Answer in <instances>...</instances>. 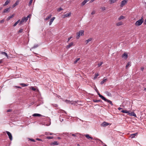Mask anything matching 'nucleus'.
<instances>
[{
	"label": "nucleus",
	"mask_w": 146,
	"mask_h": 146,
	"mask_svg": "<svg viewBox=\"0 0 146 146\" xmlns=\"http://www.w3.org/2000/svg\"><path fill=\"white\" fill-rule=\"evenodd\" d=\"M143 22V17H142L141 19L137 21L135 23L136 26H137L141 25Z\"/></svg>",
	"instance_id": "nucleus-1"
},
{
	"label": "nucleus",
	"mask_w": 146,
	"mask_h": 146,
	"mask_svg": "<svg viewBox=\"0 0 146 146\" xmlns=\"http://www.w3.org/2000/svg\"><path fill=\"white\" fill-rule=\"evenodd\" d=\"M84 31L83 30H81L76 33V38L78 39L79 38L80 36H82L84 35Z\"/></svg>",
	"instance_id": "nucleus-2"
},
{
	"label": "nucleus",
	"mask_w": 146,
	"mask_h": 146,
	"mask_svg": "<svg viewBox=\"0 0 146 146\" xmlns=\"http://www.w3.org/2000/svg\"><path fill=\"white\" fill-rule=\"evenodd\" d=\"M97 92L98 93V95L103 100L105 101V102H106L108 99H106L105 97H104L103 96L101 95L99 92L98 91H97Z\"/></svg>",
	"instance_id": "nucleus-3"
},
{
	"label": "nucleus",
	"mask_w": 146,
	"mask_h": 146,
	"mask_svg": "<svg viewBox=\"0 0 146 146\" xmlns=\"http://www.w3.org/2000/svg\"><path fill=\"white\" fill-rule=\"evenodd\" d=\"M27 20V18H26L25 17L24 18H23L20 21V22L19 24L21 25L24 22H26Z\"/></svg>",
	"instance_id": "nucleus-4"
},
{
	"label": "nucleus",
	"mask_w": 146,
	"mask_h": 146,
	"mask_svg": "<svg viewBox=\"0 0 146 146\" xmlns=\"http://www.w3.org/2000/svg\"><path fill=\"white\" fill-rule=\"evenodd\" d=\"M127 0H123L121 2L120 7H122L124 6L127 3Z\"/></svg>",
	"instance_id": "nucleus-5"
},
{
	"label": "nucleus",
	"mask_w": 146,
	"mask_h": 146,
	"mask_svg": "<svg viewBox=\"0 0 146 146\" xmlns=\"http://www.w3.org/2000/svg\"><path fill=\"white\" fill-rule=\"evenodd\" d=\"M7 133L9 136L10 140L11 141L12 140V136L11 134L9 131H7Z\"/></svg>",
	"instance_id": "nucleus-6"
},
{
	"label": "nucleus",
	"mask_w": 146,
	"mask_h": 146,
	"mask_svg": "<svg viewBox=\"0 0 146 146\" xmlns=\"http://www.w3.org/2000/svg\"><path fill=\"white\" fill-rule=\"evenodd\" d=\"M109 125V123L106 121L104 122L101 124V126L102 127H106Z\"/></svg>",
	"instance_id": "nucleus-7"
},
{
	"label": "nucleus",
	"mask_w": 146,
	"mask_h": 146,
	"mask_svg": "<svg viewBox=\"0 0 146 146\" xmlns=\"http://www.w3.org/2000/svg\"><path fill=\"white\" fill-rule=\"evenodd\" d=\"M122 57L124 59H126L128 57L127 54L126 53H124L122 55Z\"/></svg>",
	"instance_id": "nucleus-8"
},
{
	"label": "nucleus",
	"mask_w": 146,
	"mask_h": 146,
	"mask_svg": "<svg viewBox=\"0 0 146 146\" xmlns=\"http://www.w3.org/2000/svg\"><path fill=\"white\" fill-rule=\"evenodd\" d=\"M128 114L130 116H133L135 117H136V115L134 112H132L131 113H129V112Z\"/></svg>",
	"instance_id": "nucleus-9"
},
{
	"label": "nucleus",
	"mask_w": 146,
	"mask_h": 146,
	"mask_svg": "<svg viewBox=\"0 0 146 146\" xmlns=\"http://www.w3.org/2000/svg\"><path fill=\"white\" fill-rule=\"evenodd\" d=\"M10 7H9L8 8H6V9H5L4 10L3 13H5L9 12L10 11Z\"/></svg>",
	"instance_id": "nucleus-10"
},
{
	"label": "nucleus",
	"mask_w": 146,
	"mask_h": 146,
	"mask_svg": "<svg viewBox=\"0 0 146 146\" xmlns=\"http://www.w3.org/2000/svg\"><path fill=\"white\" fill-rule=\"evenodd\" d=\"M19 3V0H17L16 2L12 6V8H13L15 7V6L18 5Z\"/></svg>",
	"instance_id": "nucleus-11"
},
{
	"label": "nucleus",
	"mask_w": 146,
	"mask_h": 146,
	"mask_svg": "<svg viewBox=\"0 0 146 146\" xmlns=\"http://www.w3.org/2000/svg\"><path fill=\"white\" fill-rule=\"evenodd\" d=\"M71 12L66 13V14H65L64 15V17H69V16L71 15Z\"/></svg>",
	"instance_id": "nucleus-12"
},
{
	"label": "nucleus",
	"mask_w": 146,
	"mask_h": 146,
	"mask_svg": "<svg viewBox=\"0 0 146 146\" xmlns=\"http://www.w3.org/2000/svg\"><path fill=\"white\" fill-rule=\"evenodd\" d=\"M55 19V17H52L50 20V21H49V25H51L53 21L54 20V19Z\"/></svg>",
	"instance_id": "nucleus-13"
},
{
	"label": "nucleus",
	"mask_w": 146,
	"mask_h": 146,
	"mask_svg": "<svg viewBox=\"0 0 146 146\" xmlns=\"http://www.w3.org/2000/svg\"><path fill=\"white\" fill-rule=\"evenodd\" d=\"M89 0H84L81 3V6H83Z\"/></svg>",
	"instance_id": "nucleus-14"
},
{
	"label": "nucleus",
	"mask_w": 146,
	"mask_h": 146,
	"mask_svg": "<svg viewBox=\"0 0 146 146\" xmlns=\"http://www.w3.org/2000/svg\"><path fill=\"white\" fill-rule=\"evenodd\" d=\"M73 44L74 43L73 42L70 43L68 45H67V46H66V48L67 49L69 48L70 47L73 45Z\"/></svg>",
	"instance_id": "nucleus-15"
},
{
	"label": "nucleus",
	"mask_w": 146,
	"mask_h": 146,
	"mask_svg": "<svg viewBox=\"0 0 146 146\" xmlns=\"http://www.w3.org/2000/svg\"><path fill=\"white\" fill-rule=\"evenodd\" d=\"M85 136L88 139H93V138L92 137H90V136L89 134H86L85 135Z\"/></svg>",
	"instance_id": "nucleus-16"
},
{
	"label": "nucleus",
	"mask_w": 146,
	"mask_h": 146,
	"mask_svg": "<svg viewBox=\"0 0 146 146\" xmlns=\"http://www.w3.org/2000/svg\"><path fill=\"white\" fill-rule=\"evenodd\" d=\"M137 133H135L132 134L130 135V137L131 138H134L135 136L137 135Z\"/></svg>",
	"instance_id": "nucleus-17"
},
{
	"label": "nucleus",
	"mask_w": 146,
	"mask_h": 146,
	"mask_svg": "<svg viewBox=\"0 0 146 146\" xmlns=\"http://www.w3.org/2000/svg\"><path fill=\"white\" fill-rule=\"evenodd\" d=\"M52 16L51 14L49 15L48 16H47L46 18L44 19L45 21H46L50 19Z\"/></svg>",
	"instance_id": "nucleus-18"
},
{
	"label": "nucleus",
	"mask_w": 146,
	"mask_h": 146,
	"mask_svg": "<svg viewBox=\"0 0 146 146\" xmlns=\"http://www.w3.org/2000/svg\"><path fill=\"white\" fill-rule=\"evenodd\" d=\"M1 54L3 55H5V56L7 58H9V56L7 55V54L5 52H2Z\"/></svg>",
	"instance_id": "nucleus-19"
},
{
	"label": "nucleus",
	"mask_w": 146,
	"mask_h": 146,
	"mask_svg": "<svg viewBox=\"0 0 146 146\" xmlns=\"http://www.w3.org/2000/svg\"><path fill=\"white\" fill-rule=\"evenodd\" d=\"M33 116L34 117H36V116H38V117H40L42 116V115L38 113H34L33 115Z\"/></svg>",
	"instance_id": "nucleus-20"
},
{
	"label": "nucleus",
	"mask_w": 146,
	"mask_h": 146,
	"mask_svg": "<svg viewBox=\"0 0 146 146\" xmlns=\"http://www.w3.org/2000/svg\"><path fill=\"white\" fill-rule=\"evenodd\" d=\"M92 38H90L88 40H86L85 41V42H86V44H87L89 42L92 40Z\"/></svg>",
	"instance_id": "nucleus-21"
},
{
	"label": "nucleus",
	"mask_w": 146,
	"mask_h": 146,
	"mask_svg": "<svg viewBox=\"0 0 146 146\" xmlns=\"http://www.w3.org/2000/svg\"><path fill=\"white\" fill-rule=\"evenodd\" d=\"M62 100L63 101H64L67 104H70V102H71V101L67 100H64L63 99H62Z\"/></svg>",
	"instance_id": "nucleus-22"
},
{
	"label": "nucleus",
	"mask_w": 146,
	"mask_h": 146,
	"mask_svg": "<svg viewBox=\"0 0 146 146\" xmlns=\"http://www.w3.org/2000/svg\"><path fill=\"white\" fill-rule=\"evenodd\" d=\"M10 0H7L6 2H5V3L3 5L6 6L10 2Z\"/></svg>",
	"instance_id": "nucleus-23"
},
{
	"label": "nucleus",
	"mask_w": 146,
	"mask_h": 146,
	"mask_svg": "<svg viewBox=\"0 0 146 146\" xmlns=\"http://www.w3.org/2000/svg\"><path fill=\"white\" fill-rule=\"evenodd\" d=\"M14 15H12L11 16H9L7 19V21H9L12 18L14 17Z\"/></svg>",
	"instance_id": "nucleus-24"
},
{
	"label": "nucleus",
	"mask_w": 146,
	"mask_h": 146,
	"mask_svg": "<svg viewBox=\"0 0 146 146\" xmlns=\"http://www.w3.org/2000/svg\"><path fill=\"white\" fill-rule=\"evenodd\" d=\"M123 24V23L121 22H120L118 23H117L116 24V25L117 26H119L121 25H122Z\"/></svg>",
	"instance_id": "nucleus-25"
},
{
	"label": "nucleus",
	"mask_w": 146,
	"mask_h": 146,
	"mask_svg": "<svg viewBox=\"0 0 146 146\" xmlns=\"http://www.w3.org/2000/svg\"><path fill=\"white\" fill-rule=\"evenodd\" d=\"M105 78H104V80L101 82L100 84H103L107 80V79H105Z\"/></svg>",
	"instance_id": "nucleus-26"
},
{
	"label": "nucleus",
	"mask_w": 146,
	"mask_h": 146,
	"mask_svg": "<svg viewBox=\"0 0 146 146\" xmlns=\"http://www.w3.org/2000/svg\"><path fill=\"white\" fill-rule=\"evenodd\" d=\"M125 17H124V16H120L118 19V20H121V19H125Z\"/></svg>",
	"instance_id": "nucleus-27"
},
{
	"label": "nucleus",
	"mask_w": 146,
	"mask_h": 146,
	"mask_svg": "<svg viewBox=\"0 0 146 146\" xmlns=\"http://www.w3.org/2000/svg\"><path fill=\"white\" fill-rule=\"evenodd\" d=\"M93 101L94 102H102V101L101 100H93Z\"/></svg>",
	"instance_id": "nucleus-28"
},
{
	"label": "nucleus",
	"mask_w": 146,
	"mask_h": 146,
	"mask_svg": "<svg viewBox=\"0 0 146 146\" xmlns=\"http://www.w3.org/2000/svg\"><path fill=\"white\" fill-rule=\"evenodd\" d=\"M58 144L57 141H55L52 143L51 144L53 145H58Z\"/></svg>",
	"instance_id": "nucleus-29"
},
{
	"label": "nucleus",
	"mask_w": 146,
	"mask_h": 146,
	"mask_svg": "<svg viewBox=\"0 0 146 146\" xmlns=\"http://www.w3.org/2000/svg\"><path fill=\"white\" fill-rule=\"evenodd\" d=\"M106 94L108 96H111V93L108 91H106Z\"/></svg>",
	"instance_id": "nucleus-30"
},
{
	"label": "nucleus",
	"mask_w": 146,
	"mask_h": 146,
	"mask_svg": "<svg viewBox=\"0 0 146 146\" xmlns=\"http://www.w3.org/2000/svg\"><path fill=\"white\" fill-rule=\"evenodd\" d=\"M51 106L54 107H57L58 106V105L55 104H51Z\"/></svg>",
	"instance_id": "nucleus-31"
},
{
	"label": "nucleus",
	"mask_w": 146,
	"mask_h": 146,
	"mask_svg": "<svg viewBox=\"0 0 146 146\" xmlns=\"http://www.w3.org/2000/svg\"><path fill=\"white\" fill-rule=\"evenodd\" d=\"M20 85L22 86L23 87H25L28 86V85L25 84L24 83H21L20 84Z\"/></svg>",
	"instance_id": "nucleus-32"
},
{
	"label": "nucleus",
	"mask_w": 146,
	"mask_h": 146,
	"mask_svg": "<svg viewBox=\"0 0 146 146\" xmlns=\"http://www.w3.org/2000/svg\"><path fill=\"white\" fill-rule=\"evenodd\" d=\"M20 21V20L19 19L18 21H17L13 25L14 27H15L19 23Z\"/></svg>",
	"instance_id": "nucleus-33"
},
{
	"label": "nucleus",
	"mask_w": 146,
	"mask_h": 146,
	"mask_svg": "<svg viewBox=\"0 0 146 146\" xmlns=\"http://www.w3.org/2000/svg\"><path fill=\"white\" fill-rule=\"evenodd\" d=\"M106 102L110 103L111 106L113 105V104L112 103V102L111 101L109 100H107Z\"/></svg>",
	"instance_id": "nucleus-34"
},
{
	"label": "nucleus",
	"mask_w": 146,
	"mask_h": 146,
	"mask_svg": "<svg viewBox=\"0 0 146 146\" xmlns=\"http://www.w3.org/2000/svg\"><path fill=\"white\" fill-rule=\"evenodd\" d=\"M38 46V44H36L34 45V46L31 48V49H33L36 48Z\"/></svg>",
	"instance_id": "nucleus-35"
},
{
	"label": "nucleus",
	"mask_w": 146,
	"mask_h": 146,
	"mask_svg": "<svg viewBox=\"0 0 146 146\" xmlns=\"http://www.w3.org/2000/svg\"><path fill=\"white\" fill-rule=\"evenodd\" d=\"M117 0H110V3L112 4L114 3L116 1H117Z\"/></svg>",
	"instance_id": "nucleus-36"
},
{
	"label": "nucleus",
	"mask_w": 146,
	"mask_h": 146,
	"mask_svg": "<svg viewBox=\"0 0 146 146\" xmlns=\"http://www.w3.org/2000/svg\"><path fill=\"white\" fill-rule=\"evenodd\" d=\"M121 112L124 113H129V111H127V110H122L121 111Z\"/></svg>",
	"instance_id": "nucleus-37"
},
{
	"label": "nucleus",
	"mask_w": 146,
	"mask_h": 146,
	"mask_svg": "<svg viewBox=\"0 0 146 146\" xmlns=\"http://www.w3.org/2000/svg\"><path fill=\"white\" fill-rule=\"evenodd\" d=\"M131 63L130 62H128L126 64L125 67L126 68H127L130 65Z\"/></svg>",
	"instance_id": "nucleus-38"
},
{
	"label": "nucleus",
	"mask_w": 146,
	"mask_h": 146,
	"mask_svg": "<svg viewBox=\"0 0 146 146\" xmlns=\"http://www.w3.org/2000/svg\"><path fill=\"white\" fill-rule=\"evenodd\" d=\"M99 75L97 73H95V76L94 78V79H95L96 78H97V77Z\"/></svg>",
	"instance_id": "nucleus-39"
},
{
	"label": "nucleus",
	"mask_w": 146,
	"mask_h": 146,
	"mask_svg": "<svg viewBox=\"0 0 146 146\" xmlns=\"http://www.w3.org/2000/svg\"><path fill=\"white\" fill-rule=\"evenodd\" d=\"M33 1V0H30V1L29 2L28 5L29 6H30L31 4L32 3Z\"/></svg>",
	"instance_id": "nucleus-40"
},
{
	"label": "nucleus",
	"mask_w": 146,
	"mask_h": 146,
	"mask_svg": "<svg viewBox=\"0 0 146 146\" xmlns=\"http://www.w3.org/2000/svg\"><path fill=\"white\" fill-rule=\"evenodd\" d=\"M53 137L52 136H47L46 137V139H53Z\"/></svg>",
	"instance_id": "nucleus-41"
},
{
	"label": "nucleus",
	"mask_w": 146,
	"mask_h": 146,
	"mask_svg": "<svg viewBox=\"0 0 146 146\" xmlns=\"http://www.w3.org/2000/svg\"><path fill=\"white\" fill-rule=\"evenodd\" d=\"M80 58H78L76 59V60L74 62V64H76L77 62L80 60Z\"/></svg>",
	"instance_id": "nucleus-42"
},
{
	"label": "nucleus",
	"mask_w": 146,
	"mask_h": 146,
	"mask_svg": "<svg viewBox=\"0 0 146 146\" xmlns=\"http://www.w3.org/2000/svg\"><path fill=\"white\" fill-rule=\"evenodd\" d=\"M103 63L102 62H101L100 63H99L98 64V67L100 66Z\"/></svg>",
	"instance_id": "nucleus-43"
},
{
	"label": "nucleus",
	"mask_w": 146,
	"mask_h": 146,
	"mask_svg": "<svg viewBox=\"0 0 146 146\" xmlns=\"http://www.w3.org/2000/svg\"><path fill=\"white\" fill-rule=\"evenodd\" d=\"M23 31V29H20L18 31L19 33H21Z\"/></svg>",
	"instance_id": "nucleus-44"
},
{
	"label": "nucleus",
	"mask_w": 146,
	"mask_h": 146,
	"mask_svg": "<svg viewBox=\"0 0 146 146\" xmlns=\"http://www.w3.org/2000/svg\"><path fill=\"white\" fill-rule=\"evenodd\" d=\"M63 10V9L61 7H60L59 8L58 10H57V11H61V10Z\"/></svg>",
	"instance_id": "nucleus-45"
},
{
	"label": "nucleus",
	"mask_w": 146,
	"mask_h": 146,
	"mask_svg": "<svg viewBox=\"0 0 146 146\" xmlns=\"http://www.w3.org/2000/svg\"><path fill=\"white\" fill-rule=\"evenodd\" d=\"M31 89L33 91H35L36 90V88H35L34 87H31Z\"/></svg>",
	"instance_id": "nucleus-46"
},
{
	"label": "nucleus",
	"mask_w": 146,
	"mask_h": 146,
	"mask_svg": "<svg viewBox=\"0 0 146 146\" xmlns=\"http://www.w3.org/2000/svg\"><path fill=\"white\" fill-rule=\"evenodd\" d=\"M101 9H102V11H104L106 10V8L105 7H102Z\"/></svg>",
	"instance_id": "nucleus-47"
},
{
	"label": "nucleus",
	"mask_w": 146,
	"mask_h": 146,
	"mask_svg": "<svg viewBox=\"0 0 146 146\" xmlns=\"http://www.w3.org/2000/svg\"><path fill=\"white\" fill-rule=\"evenodd\" d=\"M29 139L31 141H32L33 142H35V139Z\"/></svg>",
	"instance_id": "nucleus-48"
},
{
	"label": "nucleus",
	"mask_w": 146,
	"mask_h": 146,
	"mask_svg": "<svg viewBox=\"0 0 146 146\" xmlns=\"http://www.w3.org/2000/svg\"><path fill=\"white\" fill-rule=\"evenodd\" d=\"M70 104L72 105L75 104L74 102H73V101H71V102H70Z\"/></svg>",
	"instance_id": "nucleus-49"
},
{
	"label": "nucleus",
	"mask_w": 146,
	"mask_h": 146,
	"mask_svg": "<svg viewBox=\"0 0 146 146\" xmlns=\"http://www.w3.org/2000/svg\"><path fill=\"white\" fill-rule=\"evenodd\" d=\"M31 17V15H29L28 16H27V17H26V18H27V19H28L30 17Z\"/></svg>",
	"instance_id": "nucleus-50"
},
{
	"label": "nucleus",
	"mask_w": 146,
	"mask_h": 146,
	"mask_svg": "<svg viewBox=\"0 0 146 146\" xmlns=\"http://www.w3.org/2000/svg\"><path fill=\"white\" fill-rule=\"evenodd\" d=\"M59 119L60 121L61 122L64 121V119L63 118L61 119L60 118Z\"/></svg>",
	"instance_id": "nucleus-51"
},
{
	"label": "nucleus",
	"mask_w": 146,
	"mask_h": 146,
	"mask_svg": "<svg viewBox=\"0 0 146 146\" xmlns=\"http://www.w3.org/2000/svg\"><path fill=\"white\" fill-rule=\"evenodd\" d=\"M72 38V36H71L70 37H69L68 38V40L67 41V42H68V41H69Z\"/></svg>",
	"instance_id": "nucleus-52"
},
{
	"label": "nucleus",
	"mask_w": 146,
	"mask_h": 146,
	"mask_svg": "<svg viewBox=\"0 0 146 146\" xmlns=\"http://www.w3.org/2000/svg\"><path fill=\"white\" fill-rule=\"evenodd\" d=\"M36 139L39 141H42L41 139L39 138H36Z\"/></svg>",
	"instance_id": "nucleus-53"
},
{
	"label": "nucleus",
	"mask_w": 146,
	"mask_h": 146,
	"mask_svg": "<svg viewBox=\"0 0 146 146\" xmlns=\"http://www.w3.org/2000/svg\"><path fill=\"white\" fill-rule=\"evenodd\" d=\"M4 20H2L1 21H0V23H2L4 22Z\"/></svg>",
	"instance_id": "nucleus-54"
},
{
	"label": "nucleus",
	"mask_w": 146,
	"mask_h": 146,
	"mask_svg": "<svg viewBox=\"0 0 146 146\" xmlns=\"http://www.w3.org/2000/svg\"><path fill=\"white\" fill-rule=\"evenodd\" d=\"M95 11H93L92 12V13H91V14H92V15H94V14H95Z\"/></svg>",
	"instance_id": "nucleus-55"
},
{
	"label": "nucleus",
	"mask_w": 146,
	"mask_h": 146,
	"mask_svg": "<svg viewBox=\"0 0 146 146\" xmlns=\"http://www.w3.org/2000/svg\"><path fill=\"white\" fill-rule=\"evenodd\" d=\"M12 111V110H11V109H9V110H7V112H11Z\"/></svg>",
	"instance_id": "nucleus-56"
},
{
	"label": "nucleus",
	"mask_w": 146,
	"mask_h": 146,
	"mask_svg": "<svg viewBox=\"0 0 146 146\" xmlns=\"http://www.w3.org/2000/svg\"><path fill=\"white\" fill-rule=\"evenodd\" d=\"M15 87L21 89V87L19 86H15Z\"/></svg>",
	"instance_id": "nucleus-57"
},
{
	"label": "nucleus",
	"mask_w": 146,
	"mask_h": 146,
	"mask_svg": "<svg viewBox=\"0 0 146 146\" xmlns=\"http://www.w3.org/2000/svg\"><path fill=\"white\" fill-rule=\"evenodd\" d=\"M144 69V67H141V70L142 71H143V70Z\"/></svg>",
	"instance_id": "nucleus-58"
},
{
	"label": "nucleus",
	"mask_w": 146,
	"mask_h": 146,
	"mask_svg": "<svg viewBox=\"0 0 146 146\" xmlns=\"http://www.w3.org/2000/svg\"><path fill=\"white\" fill-rule=\"evenodd\" d=\"M144 24L145 25H146V19H145V21L144 23Z\"/></svg>",
	"instance_id": "nucleus-59"
},
{
	"label": "nucleus",
	"mask_w": 146,
	"mask_h": 146,
	"mask_svg": "<svg viewBox=\"0 0 146 146\" xmlns=\"http://www.w3.org/2000/svg\"><path fill=\"white\" fill-rule=\"evenodd\" d=\"M72 135L73 136H74V137H76V135L75 134H72Z\"/></svg>",
	"instance_id": "nucleus-60"
},
{
	"label": "nucleus",
	"mask_w": 146,
	"mask_h": 146,
	"mask_svg": "<svg viewBox=\"0 0 146 146\" xmlns=\"http://www.w3.org/2000/svg\"><path fill=\"white\" fill-rule=\"evenodd\" d=\"M118 109L119 110H120L121 109H122V108H119Z\"/></svg>",
	"instance_id": "nucleus-61"
},
{
	"label": "nucleus",
	"mask_w": 146,
	"mask_h": 146,
	"mask_svg": "<svg viewBox=\"0 0 146 146\" xmlns=\"http://www.w3.org/2000/svg\"><path fill=\"white\" fill-rule=\"evenodd\" d=\"M53 133H49V135H53Z\"/></svg>",
	"instance_id": "nucleus-62"
},
{
	"label": "nucleus",
	"mask_w": 146,
	"mask_h": 146,
	"mask_svg": "<svg viewBox=\"0 0 146 146\" xmlns=\"http://www.w3.org/2000/svg\"><path fill=\"white\" fill-rule=\"evenodd\" d=\"M2 61L1 60H0V64L2 63Z\"/></svg>",
	"instance_id": "nucleus-63"
},
{
	"label": "nucleus",
	"mask_w": 146,
	"mask_h": 146,
	"mask_svg": "<svg viewBox=\"0 0 146 146\" xmlns=\"http://www.w3.org/2000/svg\"><path fill=\"white\" fill-rule=\"evenodd\" d=\"M58 139H61V138L60 137H58Z\"/></svg>",
	"instance_id": "nucleus-64"
}]
</instances>
